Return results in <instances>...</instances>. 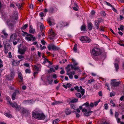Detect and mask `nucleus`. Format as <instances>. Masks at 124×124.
I'll list each match as a JSON object with an SVG mask.
<instances>
[{
    "label": "nucleus",
    "instance_id": "obj_1",
    "mask_svg": "<svg viewBox=\"0 0 124 124\" xmlns=\"http://www.w3.org/2000/svg\"><path fill=\"white\" fill-rule=\"evenodd\" d=\"M32 116L34 118L39 120H43L45 117V116L43 113L39 111L33 112Z\"/></svg>",
    "mask_w": 124,
    "mask_h": 124
},
{
    "label": "nucleus",
    "instance_id": "obj_2",
    "mask_svg": "<svg viewBox=\"0 0 124 124\" xmlns=\"http://www.w3.org/2000/svg\"><path fill=\"white\" fill-rule=\"evenodd\" d=\"M17 13L15 12L13 15L12 16L10 17L11 20H8L7 22V24L8 25L10 28H12L14 27V21L15 20H17Z\"/></svg>",
    "mask_w": 124,
    "mask_h": 124
},
{
    "label": "nucleus",
    "instance_id": "obj_3",
    "mask_svg": "<svg viewBox=\"0 0 124 124\" xmlns=\"http://www.w3.org/2000/svg\"><path fill=\"white\" fill-rule=\"evenodd\" d=\"M91 54L94 56H98L101 55L102 51L98 46L93 47L92 49L91 52Z\"/></svg>",
    "mask_w": 124,
    "mask_h": 124
},
{
    "label": "nucleus",
    "instance_id": "obj_4",
    "mask_svg": "<svg viewBox=\"0 0 124 124\" xmlns=\"http://www.w3.org/2000/svg\"><path fill=\"white\" fill-rule=\"evenodd\" d=\"M18 111H20L21 113L26 116H27L30 114V112L28 110L23 107H21Z\"/></svg>",
    "mask_w": 124,
    "mask_h": 124
},
{
    "label": "nucleus",
    "instance_id": "obj_5",
    "mask_svg": "<svg viewBox=\"0 0 124 124\" xmlns=\"http://www.w3.org/2000/svg\"><path fill=\"white\" fill-rule=\"evenodd\" d=\"M80 39L82 43H89L91 41L89 37L87 36L81 37Z\"/></svg>",
    "mask_w": 124,
    "mask_h": 124
},
{
    "label": "nucleus",
    "instance_id": "obj_6",
    "mask_svg": "<svg viewBox=\"0 0 124 124\" xmlns=\"http://www.w3.org/2000/svg\"><path fill=\"white\" fill-rule=\"evenodd\" d=\"M48 49L49 50H58L59 49V48L57 46H55L53 44H50L48 45L47 46Z\"/></svg>",
    "mask_w": 124,
    "mask_h": 124
},
{
    "label": "nucleus",
    "instance_id": "obj_7",
    "mask_svg": "<svg viewBox=\"0 0 124 124\" xmlns=\"http://www.w3.org/2000/svg\"><path fill=\"white\" fill-rule=\"evenodd\" d=\"M28 48L26 46H23L22 48H19L18 50V52L21 54H24L25 52L26 51Z\"/></svg>",
    "mask_w": 124,
    "mask_h": 124
},
{
    "label": "nucleus",
    "instance_id": "obj_8",
    "mask_svg": "<svg viewBox=\"0 0 124 124\" xmlns=\"http://www.w3.org/2000/svg\"><path fill=\"white\" fill-rule=\"evenodd\" d=\"M116 79H113L111 80V84L112 87H117L119 86V84H121L120 82H116Z\"/></svg>",
    "mask_w": 124,
    "mask_h": 124
},
{
    "label": "nucleus",
    "instance_id": "obj_9",
    "mask_svg": "<svg viewBox=\"0 0 124 124\" xmlns=\"http://www.w3.org/2000/svg\"><path fill=\"white\" fill-rule=\"evenodd\" d=\"M18 78L19 79L18 80V82H19V85H21L23 83V76L21 72L19 71L18 72Z\"/></svg>",
    "mask_w": 124,
    "mask_h": 124
},
{
    "label": "nucleus",
    "instance_id": "obj_10",
    "mask_svg": "<svg viewBox=\"0 0 124 124\" xmlns=\"http://www.w3.org/2000/svg\"><path fill=\"white\" fill-rule=\"evenodd\" d=\"M9 104L13 108H14L17 109L19 110L20 108H21L20 105H18L16 102L12 103V102L10 101H9Z\"/></svg>",
    "mask_w": 124,
    "mask_h": 124
},
{
    "label": "nucleus",
    "instance_id": "obj_11",
    "mask_svg": "<svg viewBox=\"0 0 124 124\" xmlns=\"http://www.w3.org/2000/svg\"><path fill=\"white\" fill-rule=\"evenodd\" d=\"M70 67H71L72 69H74L75 70H78V67H76L75 65H68L66 67L67 72H69L70 71V69H69V68Z\"/></svg>",
    "mask_w": 124,
    "mask_h": 124
},
{
    "label": "nucleus",
    "instance_id": "obj_12",
    "mask_svg": "<svg viewBox=\"0 0 124 124\" xmlns=\"http://www.w3.org/2000/svg\"><path fill=\"white\" fill-rule=\"evenodd\" d=\"M17 35L16 33L12 34L10 36L9 40L12 41L16 40Z\"/></svg>",
    "mask_w": 124,
    "mask_h": 124
},
{
    "label": "nucleus",
    "instance_id": "obj_13",
    "mask_svg": "<svg viewBox=\"0 0 124 124\" xmlns=\"http://www.w3.org/2000/svg\"><path fill=\"white\" fill-rule=\"evenodd\" d=\"M19 90H15V92L14 93L12 96V99L14 100L15 99H16V95L19 94Z\"/></svg>",
    "mask_w": 124,
    "mask_h": 124
},
{
    "label": "nucleus",
    "instance_id": "obj_14",
    "mask_svg": "<svg viewBox=\"0 0 124 124\" xmlns=\"http://www.w3.org/2000/svg\"><path fill=\"white\" fill-rule=\"evenodd\" d=\"M68 23L65 22H61L58 24V26L60 27H64L68 25Z\"/></svg>",
    "mask_w": 124,
    "mask_h": 124
},
{
    "label": "nucleus",
    "instance_id": "obj_15",
    "mask_svg": "<svg viewBox=\"0 0 124 124\" xmlns=\"http://www.w3.org/2000/svg\"><path fill=\"white\" fill-rule=\"evenodd\" d=\"M21 61V60L19 61L17 60H14L12 62V65L13 66H17L19 64L20 62Z\"/></svg>",
    "mask_w": 124,
    "mask_h": 124
},
{
    "label": "nucleus",
    "instance_id": "obj_16",
    "mask_svg": "<svg viewBox=\"0 0 124 124\" xmlns=\"http://www.w3.org/2000/svg\"><path fill=\"white\" fill-rule=\"evenodd\" d=\"M32 35L31 34H28L27 35V36L26 37L25 39L28 41H31L32 40Z\"/></svg>",
    "mask_w": 124,
    "mask_h": 124
},
{
    "label": "nucleus",
    "instance_id": "obj_17",
    "mask_svg": "<svg viewBox=\"0 0 124 124\" xmlns=\"http://www.w3.org/2000/svg\"><path fill=\"white\" fill-rule=\"evenodd\" d=\"M48 33L49 34H50V36L53 37L55 36L56 35L55 34L52 30H49L48 31Z\"/></svg>",
    "mask_w": 124,
    "mask_h": 124
},
{
    "label": "nucleus",
    "instance_id": "obj_18",
    "mask_svg": "<svg viewBox=\"0 0 124 124\" xmlns=\"http://www.w3.org/2000/svg\"><path fill=\"white\" fill-rule=\"evenodd\" d=\"M29 32L33 34L35 32V29L33 28L32 25H31L30 26Z\"/></svg>",
    "mask_w": 124,
    "mask_h": 124
},
{
    "label": "nucleus",
    "instance_id": "obj_19",
    "mask_svg": "<svg viewBox=\"0 0 124 124\" xmlns=\"http://www.w3.org/2000/svg\"><path fill=\"white\" fill-rule=\"evenodd\" d=\"M99 26V22L98 21H95V26L96 28L98 29Z\"/></svg>",
    "mask_w": 124,
    "mask_h": 124
},
{
    "label": "nucleus",
    "instance_id": "obj_20",
    "mask_svg": "<svg viewBox=\"0 0 124 124\" xmlns=\"http://www.w3.org/2000/svg\"><path fill=\"white\" fill-rule=\"evenodd\" d=\"M93 25L92 23L90 22L88 24L87 26L88 29L90 30H92L93 28Z\"/></svg>",
    "mask_w": 124,
    "mask_h": 124
},
{
    "label": "nucleus",
    "instance_id": "obj_21",
    "mask_svg": "<svg viewBox=\"0 0 124 124\" xmlns=\"http://www.w3.org/2000/svg\"><path fill=\"white\" fill-rule=\"evenodd\" d=\"M89 110L87 112H85V113H84V115L85 116H89L90 115V113L92 112L90 110L91 109V108H89Z\"/></svg>",
    "mask_w": 124,
    "mask_h": 124
},
{
    "label": "nucleus",
    "instance_id": "obj_22",
    "mask_svg": "<svg viewBox=\"0 0 124 124\" xmlns=\"http://www.w3.org/2000/svg\"><path fill=\"white\" fill-rule=\"evenodd\" d=\"M62 86L65 88L67 89L68 88L71 87V85L70 83H68L65 85H63Z\"/></svg>",
    "mask_w": 124,
    "mask_h": 124
},
{
    "label": "nucleus",
    "instance_id": "obj_23",
    "mask_svg": "<svg viewBox=\"0 0 124 124\" xmlns=\"http://www.w3.org/2000/svg\"><path fill=\"white\" fill-rule=\"evenodd\" d=\"M65 113L66 115L70 114L71 113L70 109L68 108H66L65 110Z\"/></svg>",
    "mask_w": 124,
    "mask_h": 124
},
{
    "label": "nucleus",
    "instance_id": "obj_24",
    "mask_svg": "<svg viewBox=\"0 0 124 124\" xmlns=\"http://www.w3.org/2000/svg\"><path fill=\"white\" fill-rule=\"evenodd\" d=\"M79 88L80 90V92H80L82 95H84L85 92V90L82 88V87L81 86H80Z\"/></svg>",
    "mask_w": 124,
    "mask_h": 124
},
{
    "label": "nucleus",
    "instance_id": "obj_25",
    "mask_svg": "<svg viewBox=\"0 0 124 124\" xmlns=\"http://www.w3.org/2000/svg\"><path fill=\"white\" fill-rule=\"evenodd\" d=\"M78 100V99H74L71 100V99L69 100V102L72 103H74L77 102Z\"/></svg>",
    "mask_w": 124,
    "mask_h": 124
},
{
    "label": "nucleus",
    "instance_id": "obj_26",
    "mask_svg": "<svg viewBox=\"0 0 124 124\" xmlns=\"http://www.w3.org/2000/svg\"><path fill=\"white\" fill-rule=\"evenodd\" d=\"M62 103V102L61 101H55L53 102L52 103V105H57L59 104H60Z\"/></svg>",
    "mask_w": 124,
    "mask_h": 124
},
{
    "label": "nucleus",
    "instance_id": "obj_27",
    "mask_svg": "<svg viewBox=\"0 0 124 124\" xmlns=\"http://www.w3.org/2000/svg\"><path fill=\"white\" fill-rule=\"evenodd\" d=\"M77 45L76 44H75L74 45V47L73 48V51L75 53H76L78 52V50L77 49Z\"/></svg>",
    "mask_w": 124,
    "mask_h": 124
},
{
    "label": "nucleus",
    "instance_id": "obj_28",
    "mask_svg": "<svg viewBox=\"0 0 124 124\" xmlns=\"http://www.w3.org/2000/svg\"><path fill=\"white\" fill-rule=\"evenodd\" d=\"M60 121L59 119H57L54 120L53 122V124H57Z\"/></svg>",
    "mask_w": 124,
    "mask_h": 124
},
{
    "label": "nucleus",
    "instance_id": "obj_29",
    "mask_svg": "<svg viewBox=\"0 0 124 124\" xmlns=\"http://www.w3.org/2000/svg\"><path fill=\"white\" fill-rule=\"evenodd\" d=\"M40 29L41 32L43 31V30L45 29V27L43 24L41 23L40 25Z\"/></svg>",
    "mask_w": 124,
    "mask_h": 124
},
{
    "label": "nucleus",
    "instance_id": "obj_30",
    "mask_svg": "<svg viewBox=\"0 0 124 124\" xmlns=\"http://www.w3.org/2000/svg\"><path fill=\"white\" fill-rule=\"evenodd\" d=\"M76 96L78 98H81L82 97V96L81 94L79 93H76L75 94Z\"/></svg>",
    "mask_w": 124,
    "mask_h": 124
},
{
    "label": "nucleus",
    "instance_id": "obj_31",
    "mask_svg": "<svg viewBox=\"0 0 124 124\" xmlns=\"http://www.w3.org/2000/svg\"><path fill=\"white\" fill-rule=\"evenodd\" d=\"M114 66L116 68V71H117L118 69L119 68L118 64L117 63H115L114 64Z\"/></svg>",
    "mask_w": 124,
    "mask_h": 124
},
{
    "label": "nucleus",
    "instance_id": "obj_32",
    "mask_svg": "<svg viewBox=\"0 0 124 124\" xmlns=\"http://www.w3.org/2000/svg\"><path fill=\"white\" fill-rule=\"evenodd\" d=\"M4 115L8 117L11 118L12 117L11 115L8 113H5Z\"/></svg>",
    "mask_w": 124,
    "mask_h": 124
},
{
    "label": "nucleus",
    "instance_id": "obj_33",
    "mask_svg": "<svg viewBox=\"0 0 124 124\" xmlns=\"http://www.w3.org/2000/svg\"><path fill=\"white\" fill-rule=\"evenodd\" d=\"M54 11V8L53 7H51L48 10V11L49 12L51 13H53Z\"/></svg>",
    "mask_w": 124,
    "mask_h": 124
},
{
    "label": "nucleus",
    "instance_id": "obj_34",
    "mask_svg": "<svg viewBox=\"0 0 124 124\" xmlns=\"http://www.w3.org/2000/svg\"><path fill=\"white\" fill-rule=\"evenodd\" d=\"M81 30L82 31H85V30L86 26L85 25H83L81 27Z\"/></svg>",
    "mask_w": 124,
    "mask_h": 124
},
{
    "label": "nucleus",
    "instance_id": "obj_35",
    "mask_svg": "<svg viewBox=\"0 0 124 124\" xmlns=\"http://www.w3.org/2000/svg\"><path fill=\"white\" fill-rule=\"evenodd\" d=\"M2 34H3L5 37H7L8 36V34L6 32V31L5 30H3L2 31Z\"/></svg>",
    "mask_w": 124,
    "mask_h": 124
},
{
    "label": "nucleus",
    "instance_id": "obj_36",
    "mask_svg": "<svg viewBox=\"0 0 124 124\" xmlns=\"http://www.w3.org/2000/svg\"><path fill=\"white\" fill-rule=\"evenodd\" d=\"M85 106L86 107H88L89 108H90L89 107V103L88 102H87L85 103L84 104L82 105V106Z\"/></svg>",
    "mask_w": 124,
    "mask_h": 124
},
{
    "label": "nucleus",
    "instance_id": "obj_37",
    "mask_svg": "<svg viewBox=\"0 0 124 124\" xmlns=\"http://www.w3.org/2000/svg\"><path fill=\"white\" fill-rule=\"evenodd\" d=\"M120 28H118V30L119 31L121 30L122 31L124 29V27L122 25H120Z\"/></svg>",
    "mask_w": 124,
    "mask_h": 124
},
{
    "label": "nucleus",
    "instance_id": "obj_38",
    "mask_svg": "<svg viewBox=\"0 0 124 124\" xmlns=\"http://www.w3.org/2000/svg\"><path fill=\"white\" fill-rule=\"evenodd\" d=\"M66 74L69 76V77L70 78L72 79L73 78V76L70 73H68V72H67Z\"/></svg>",
    "mask_w": 124,
    "mask_h": 124
},
{
    "label": "nucleus",
    "instance_id": "obj_39",
    "mask_svg": "<svg viewBox=\"0 0 124 124\" xmlns=\"http://www.w3.org/2000/svg\"><path fill=\"white\" fill-rule=\"evenodd\" d=\"M110 104L113 107L115 106V104L114 102H113L112 100H111L110 101Z\"/></svg>",
    "mask_w": 124,
    "mask_h": 124
},
{
    "label": "nucleus",
    "instance_id": "obj_40",
    "mask_svg": "<svg viewBox=\"0 0 124 124\" xmlns=\"http://www.w3.org/2000/svg\"><path fill=\"white\" fill-rule=\"evenodd\" d=\"M6 45L4 46V52L5 54H7L8 52V49L6 47Z\"/></svg>",
    "mask_w": 124,
    "mask_h": 124
},
{
    "label": "nucleus",
    "instance_id": "obj_41",
    "mask_svg": "<svg viewBox=\"0 0 124 124\" xmlns=\"http://www.w3.org/2000/svg\"><path fill=\"white\" fill-rule=\"evenodd\" d=\"M14 78H13L12 77H11L10 75H7V79L9 80H11L12 79H13Z\"/></svg>",
    "mask_w": 124,
    "mask_h": 124
},
{
    "label": "nucleus",
    "instance_id": "obj_42",
    "mask_svg": "<svg viewBox=\"0 0 124 124\" xmlns=\"http://www.w3.org/2000/svg\"><path fill=\"white\" fill-rule=\"evenodd\" d=\"M16 6L20 9H21L22 7V4H21L18 3L16 4Z\"/></svg>",
    "mask_w": 124,
    "mask_h": 124
},
{
    "label": "nucleus",
    "instance_id": "obj_43",
    "mask_svg": "<svg viewBox=\"0 0 124 124\" xmlns=\"http://www.w3.org/2000/svg\"><path fill=\"white\" fill-rule=\"evenodd\" d=\"M40 49L41 50L44 49H46V47L45 46H42V45L41 44L40 45Z\"/></svg>",
    "mask_w": 124,
    "mask_h": 124
},
{
    "label": "nucleus",
    "instance_id": "obj_44",
    "mask_svg": "<svg viewBox=\"0 0 124 124\" xmlns=\"http://www.w3.org/2000/svg\"><path fill=\"white\" fill-rule=\"evenodd\" d=\"M28 26V24H25L23 26V27H22V28L23 30L24 29H25Z\"/></svg>",
    "mask_w": 124,
    "mask_h": 124
},
{
    "label": "nucleus",
    "instance_id": "obj_45",
    "mask_svg": "<svg viewBox=\"0 0 124 124\" xmlns=\"http://www.w3.org/2000/svg\"><path fill=\"white\" fill-rule=\"evenodd\" d=\"M31 101V100H24V101H23V103L24 104H27V103H29Z\"/></svg>",
    "mask_w": 124,
    "mask_h": 124
},
{
    "label": "nucleus",
    "instance_id": "obj_46",
    "mask_svg": "<svg viewBox=\"0 0 124 124\" xmlns=\"http://www.w3.org/2000/svg\"><path fill=\"white\" fill-rule=\"evenodd\" d=\"M104 108L106 109H107L108 107V105L107 104H104Z\"/></svg>",
    "mask_w": 124,
    "mask_h": 124
},
{
    "label": "nucleus",
    "instance_id": "obj_47",
    "mask_svg": "<svg viewBox=\"0 0 124 124\" xmlns=\"http://www.w3.org/2000/svg\"><path fill=\"white\" fill-rule=\"evenodd\" d=\"M74 89L75 90H77L78 92H80V90L79 88V87L78 86H77L74 87Z\"/></svg>",
    "mask_w": 124,
    "mask_h": 124
},
{
    "label": "nucleus",
    "instance_id": "obj_48",
    "mask_svg": "<svg viewBox=\"0 0 124 124\" xmlns=\"http://www.w3.org/2000/svg\"><path fill=\"white\" fill-rule=\"evenodd\" d=\"M17 57L20 59H23L24 58L23 56L21 55H18Z\"/></svg>",
    "mask_w": 124,
    "mask_h": 124
},
{
    "label": "nucleus",
    "instance_id": "obj_49",
    "mask_svg": "<svg viewBox=\"0 0 124 124\" xmlns=\"http://www.w3.org/2000/svg\"><path fill=\"white\" fill-rule=\"evenodd\" d=\"M115 93L114 92H111L110 93V97H112L115 96Z\"/></svg>",
    "mask_w": 124,
    "mask_h": 124
},
{
    "label": "nucleus",
    "instance_id": "obj_50",
    "mask_svg": "<svg viewBox=\"0 0 124 124\" xmlns=\"http://www.w3.org/2000/svg\"><path fill=\"white\" fill-rule=\"evenodd\" d=\"M41 43L43 45H45L46 44V42L43 39L41 40Z\"/></svg>",
    "mask_w": 124,
    "mask_h": 124
},
{
    "label": "nucleus",
    "instance_id": "obj_51",
    "mask_svg": "<svg viewBox=\"0 0 124 124\" xmlns=\"http://www.w3.org/2000/svg\"><path fill=\"white\" fill-rule=\"evenodd\" d=\"M70 107L72 109H75L76 107H75V106L73 104H72L71 105Z\"/></svg>",
    "mask_w": 124,
    "mask_h": 124
},
{
    "label": "nucleus",
    "instance_id": "obj_52",
    "mask_svg": "<svg viewBox=\"0 0 124 124\" xmlns=\"http://www.w3.org/2000/svg\"><path fill=\"white\" fill-rule=\"evenodd\" d=\"M49 77H48L47 78L48 81V82L49 84H51L52 82H53V80H49Z\"/></svg>",
    "mask_w": 124,
    "mask_h": 124
},
{
    "label": "nucleus",
    "instance_id": "obj_53",
    "mask_svg": "<svg viewBox=\"0 0 124 124\" xmlns=\"http://www.w3.org/2000/svg\"><path fill=\"white\" fill-rule=\"evenodd\" d=\"M100 100H99V101H97L95 102L94 103V105H95V106H96L98 105V103L99 102H100Z\"/></svg>",
    "mask_w": 124,
    "mask_h": 124
},
{
    "label": "nucleus",
    "instance_id": "obj_54",
    "mask_svg": "<svg viewBox=\"0 0 124 124\" xmlns=\"http://www.w3.org/2000/svg\"><path fill=\"white\" fill-rule=\"evenodd\" d=\"M101 16H105L106 15V13L104 11L101 12Z\"/></svg>",
    "mask_w": 124,
    "mask_h": 124
},
{
    "label": "nucleus",
    "instance_id": "obj_55",
    "mask_svg": "<svg viewBox=\"0 0 124 124\" xmlns=\"http://www.w3.org/2000/svg\"><path fill=\"white\" fill-rule=\"evenodd\" d=\"M10 76H11L13 78H14V73L13 72H11L10 73L9 75Z\"/></svg>",
    "mask_w": 124,
    "mask_h": 124
},
{
    "label": "nucleus",
    "instance_id": "obj_56",
    "mask_svg": "<svg viewBox=\"0 0 124 124\" xmlns=\"http://www.w3.org/2000/svg\"><path fill=\"white\" fill-rule=\"evenodd\" d=\"M94 81V80L93 79H91L88 80V82L89 83H91L92 82Z\"/></svg>",
    "mask_w": 124,
    "mask_h": 124
},
{
    "label": "nucleus",
    "instance_id": "obj_57",
    "mask_svg": "<svg viewBox=\"0 0 124 124\" xmlns=\"http://www.w3.org/2000/svg\"><path fill=\"white\" fill-rule=\"evenodd\" d=\"M34 68L35 70L37 71H38L39 70V68L38 67H37L36 65H34Z\"/></svg>",
    "mask_w": 124,
    "mask_h": 124
},
{
    "label": "nucleus",
    "instance_id": "obj_58",
    "mask_svg": "<svg viewBox=\"0 0 124 124\" xmlns=\"http://www.w3.org/2000/svg\"><path fill=\"white\" fill-rule=\"evenodd\" d=\"M39 15L40 17H43L44 16V14L42 12L39 13Z\"/></svg>",
    "mask_w": 124,
    "mask_h": 124
},
{
    "label": "nucleus",
    "instance_id": "obj_59",
    "mask_svg": "<svg viewBox=\"0 0 124 124\" xmlns=\"http://www.w3.org/2000/svg\"><path fill=\"white\" fill-rule=\"evenodd\" d=\"M31 50L32 51H34L35 50V49L33 46H32L31 48Z\"/></svg>",
    "mask_w": 124,
    "mask_h": 124
},
{
    "label": "nucleus",
    "instance_id": "obj_60",
    "mask_svg": "<svg viewBox=\"0 0 124 124\" xmlns=\"http://www.w3.org/2000/svg\"><path fill=\"white\" fill-rule=\"evenodd\" d=\"M25 72L26 73H30L31 71L30 70L28 69H26L25 70Z\"/></svg>",
    "mask_w": 124,
    "mask_h": 124
},
{
    "label": "nucleus",
    "instance_id": "obj_61",
    "mask_svg": "<svg viewBox=\"0 0 124 124\" xmlns=\"http://www.w3.org/2000/svg\"><path fill=\"white\" fill-rule=\"evenodd\" d=\"M89 106L91 108H93V107L94 106V104L93 103H92V102H91L90 103V104L89 105Z\"/></svg>",
    "mask_w": 124,
    "mask_h": 124
},
{
    "label": "nucleus",
    "instance_id": "obj_62",
    "mask_svg": "<svg viewBox=\"0 0 124 124\" xmlns=\"http://www.w3.org/2000/svg\"><path fill=\"white\" fill-rule=\"evenodd\" d=\"M112 10L116 12H117V10L113 6H112Z\"/></svg>",
    "mask_w": 124,
    "mask_h": 124
},
{
    "label": "nucleus",
    "instance_id": "obj_63",
    "mask_svg": "<svg viewBox=\"0 0 124 124\" xmlns=\"http://www.w3.org/2000/svg\"><path fill=\"white\" fill-rule=\"evenodd\" d=\"M48 59H47L45 58L43 62V63L45 64L46 63V62H48Z\"/></svg>",
    "mask_w": 124,
    "mask_h": 124
},
{
    "label": "nucleus",
    "instance_id": "obj_64",
    "mask_svg": "<svg viewBox=\"0 0 124 124\" xmlns=\"http://www.w3.org/2000/svg\"><path fill=\"white\" fill-rule=\"evenodd\" d=\"M105 2L106 3V4L108 6H109L111 7H112V5L109 3L107 2V1H105Z\"/></svg>",
    "mask_w": 124,
    "mask_h": 124
}]
</instances>
